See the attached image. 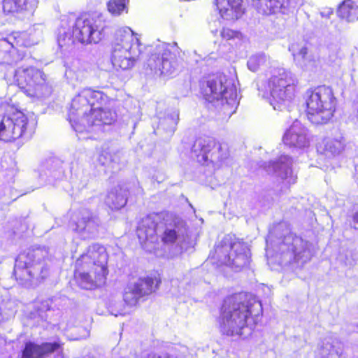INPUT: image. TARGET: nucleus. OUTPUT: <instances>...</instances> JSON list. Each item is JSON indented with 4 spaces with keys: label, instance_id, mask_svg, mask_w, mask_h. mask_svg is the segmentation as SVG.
<instances>
[{
    "label": "nucleus",
    "instance_id": "nucleus-1",
    "mask_svg": "<svg viewBox=\"0 0 358 358\" xmlns=\"http://www.w3.org/2000/svg\"><path fill=\"white\" fill-rule=\"evenodd\" d=\"M136 234L141 242H152L159 236L164 244H174L176 252L180 254L192 246L185 222L168 213H152L143 217Z\"/></svg>",
    "mask_w": 358,
    "mask_h": 358
},
{
    "label": "nucleus",
    "instance_id": "nucleus-2",
    "mask_svg": "<svg viewBox=\"0 0 358 358\" xmlns=\"http://www.w3.org/2000/svg\"><path fill=\"white\" fill-rule=\"evenodd\" d=\"M262 311L261 302L251 294L239 293L226 298L222 308V332L230 336L247 338Z\"/></svg>",
    "mask_w": 358,
    "mask_h": 358
},
{
    "label": "nucleus",
    "instance_id": "nucleus-3",
    "mask_svg": "<svg viewBox=\"0 0 358 358\" xmlns=\"http://www.w3.org/2000/svg\"><path fill=\"white\" fill-rule=\"evenodd\" d=\"M284 228V233L275 241L273 260L282 266L303 265L312 257L310 244L291 233L284 224H280L274 233L278 234Z\"/></svg>",
    "mask_w": 358,
    "mask_h": 358
},
{
    "label": "nucleus",
    "instance_id": "nucleus-4",
    "mask_svg": "<svg viewBox=\"0 0 358 358\" xmlns=\"http://www.w3.org/2000/svg\"><path fill=\"white\" fill-rule=\"evenodd\" d=\"M48 251L44 248L29 249L20 253L15 259L14 275L24 286L37 284L45 278L48 268L44 262Z\"/></svg>",
    "mask_w": 358,
    "mask_h": 358
},
{
    "label": "nucleus",
    "instance_id": "nucleus-5",
    "mask_svg": "<svg viewBox=\"0 0 358 358\" xmlns=\"http://www.w3.org/2000/svg\"><path fill=\"white\" fill-rule=\"evenodd\" d=\"M201 89L205 99L220 108L226 116L230 117L236 112L238 105L236 89L226 76L209 77Z\"/></svg>",
    "mask_w": 358,
    "mask_h": 358
},
{
    "label": "nucleus",
    "instance_id": "nucleus-6",
    "mask_svg": "<svg viewBox=\"0 0 358 358\" xmlns=\"http://www.w3.org/2000/svg\"><path fill=\"white\" fill-rule=\"evenodd\" d=\"M210 257L214 264L226 265L238 272L249 266L250 251L246 243L226 236L215 245Z\"/></svg>",
    "mask_w": 358,
    "mask_h": 358
},
{
    "label": "nucleus",
    "instance_id": "nucleus-7",
    "mask_svg": "<svg viewBox=\"0 0 358 358\" xmlns=\"http://www.w3.org/2000/svg\"><path fill=\"white\" fill-rule=\"evenodd\" d=\"M139 38L129 27L116 31L111 48V62L116 69H131L141 54Z\"/></svg>",
    "mask_w": 358,
    "mask_h": 358
},
{
    "label": "nucleus",
    "instance_id": "nucleus-8",
    "mask_svg": "<svg viewBox=\"0 0 358 358\" xmlns=\"http://www.w3.org/2000/svg\"><path fill=\"white\" fill-rule=\"evenodd\" d=\"M307 117L313 124L327 123L336 108V99L331 88L324 85L310 89L306 93Z\"/></svg>",
    "mask_w": 358,
    "mask_h": 358
},
{
    "label": "nucleus",
    "instance_id": "nucleus-9",
    "mask_svg": "<svg viewBox=\"0 0 358 358\" xmlns=\"http://www.w3.org/2000/svg\"><path fill=\"white\" fill-rule=\"evenodd\" d=\"M34 132L27 117L8 104L0 106V140L6 142L19 138L29 140Z\"/></svg>",
    "mask_w": 358,
    "mask_h": 358
},
{
    "label": "nucleus",
    "instance_id": "nucleus-10",
    "mask_svg": "<svg viewBox=\"0 0 358 358\" xmlns=\"http://www.w3.org/2000/svg\"><path fill=\"white\" fill-rule=\"evenodd\" d=\"M297 83L295 75L290 71L284 68L273 71L268 86L271 96L270 103L274 110L282 111L287 108L294 97Z\"/></svg>",
    "mask_w": 358,
    "mask_h": 358
},
{
    "label": "nucleus",
    "instance_id": "nucleus-11",
    "mask_svg": "<svg viewBox=\"0 0 358 358\" xmlns=\"http://www.w3.org/2000/svg\"><path fill=\"white\" fill-rule=\"evenodd\" d=\"M176 47L158 42L151 50L147 61L148 67L159 76H171L176 74L180 66Z\"/></svg>",
    "mask_w": 358,
    "mask_h": 358
},
{
    "label": "nucleus",
    "instance_id": "nucleus-12",
    "mask_svg": "<svg viewBox=\"0 0 358 358\" xmlns=\"http://www.w3.org/2000/svg\"><path fill=\"white\" fill-rule=\"evenodd\" d=\"M14 78L18 87L30 97L41 99L52 93V87L47 81L46 75L36 68H18Z\"/></svg>",
    "mask_w": 358,
    "mask_h": 358
},
{
    "label": "nucleus",
    "instance_id": "nucleus-13",
    "mask_svg": "<svg viewBox=\"0 0 358 358\" xmlns=\"http://www.w3.org/2000/svg\"><path fill=\"white\" fill-rule=\"evenodd\" d=\"M62 22L57 36L58 45L61 49H69L76 41L83 44L90 43V13H84L78 17L72 24V30L67 18L62 19Z\"/></svg>",
    "mask_w": 358,
    "mask_h": 358
},
{
    "label": "nucleus",
    "instance_id": "nucleus-14",
    "mask_svg": "<svg viewBox=\"0 0 358 358\" xmlns=\"http://www.w3.org/2000/svg\"><path fill=\"white\" fill-rule=\"evenodd\" d=\"M90 92L84 90L76 96L71 102L69 111V120L79 139L89 138L87 127L90 126Z\"/></svg>",
    "mask_w": 358,
    "mask_h": 358
},
{
    "label": "nucleus",
    "instance_id": "nucleus-15",
    "mask_svg": "<svg viewBox=\"0 0 358 358\" xmlns=\"http://www.w3.org/2000/svg\"><path fill=\"white\" fill-rule=\"evenodd\" d=\"M192 152L198 162L207 164L218 165L229 157L227 148L209 137L197 138L192 147Z\"/></svg>",
    "mask_w": 358,
    "mask_h": 358
},
{
    "label": "nucleus",
    "instance_id": "nucleus-16",
    "mask_svg": "<svg viewBox=\"0 0 358 358\" xmlns=\"http://www.w3.org/2000/svg\"><path fill=\"white\" fill-rule=\"evenodd\" d=\"M159 282L150 277H141L128 282L124 289L123 300L129 306H136L144 297L151 294Z\"/></svg>",
    "mask_w": 358,
    "mask_h": 358
},
{
    "label": "nucleus",
    "instance_id": "nucleus-17",
    "mask_svg": "<svg viewBox=\"0 0 358 358\" xmlns=\"http://www.w3.org/2000/svg\"><path fill=\"white\" fill-rule=\"evenodd\" d=\"M108 255L104 246L94 244L91 248V262L93 264V278L91 277V289L101 287L106 282Z\"/></svg>",
    "mask_w": 358,
    "mask_h": 358
},
{
    "label": "nucleus",
    "instance_id": "nucleus-18",
    "mask_svg": "<svg viewBox=\"0 0 358 358\" xmlns=\"http://www.w3.org/2000/svg\"><path fill=\"white\" fill-rule=\"evenodd\" d=\"M282 141L289 148L303 149L308 147L310 141L308 129L299 121L295 120L285 131Z\"/></svg>",
    "mask_w": 358,
    "mask_h": 358
},
{
    "label": "nucleus",
    "instance_id": "nucleus-19",
    "mask_svg": "<svg viewBox=\"0 0 358 358\" xmlns=\"http://www.w3.org/2000/svg\"><path fill=\"white\" fill-rule=\"evenodd\" d=\"M292 163L293 160L290 157L281 155L276 161L269 162L264 169L268 174L282 180H287L289 183H294L296 176L293 173Z\"/></svg>",
    "mask_w": 358,
    "mask_h": 358
},
{
    "label": "nucleus",
    "instance_id": "nucleus-20",
    "mask_svg": "<svg viewBox=\"0 0 358 358\" xmlns=\"http://www.w3.org/2000/svg\"><path fill=\"white\" fill-rule=\"evenodd\" d=\"M216 6L223 19L236 20L243 13V0H215Z\"/></svg>",
    "mask_w": 358,
    "mask_h": 358
},
{
    "label": "nucleus",
    "instance_id": "nucleus-21",
    "mask_svg": "<svg viewBox=\"0 0 358 358\" xmlns=\"http://www.w3.org/2000/svg\"><path fill=\"white\" fill-rule=\"evenodd\" d=\"M3 10L8 14L32 13L38 5V0H3Z\"/></svg>",
    "mask_w": 358,
    "mask_h": 358
},
{
    "label": "nucleus",
    "instance_id": "nucleus-22",
    "mask_svg": "<svg viewBox=\"0 0 358 358\" xmlns=\"http://www.w3.org/2000/svg\"><path fill=\"white\" fill-rule=\"evenodd\" d=\"M99 162L111 169L112 172L120 170L126 164L127 158L121 150L103 151L99 157Z\"/></svg>",
    "mask_w": 358,
    "mask_h": 358
},
{
    "label": "nucleus",
    "instance_id": "nucleus-23",
    "mask_svg": "<svg viewBox=\"0 0 358 358\" xmlns=\"http://www.w3.org/2000/svg\"><path fill=\"white\" fill-rule=\"evenodd\" d=\"M300 0H257L256 6L259 13L271 15L279 11L282 7L295 6Z\"/></svg>",
    "mask_w": 358,
    "mask_h": 358
},
{
    "label": "nucleus",
    "instance_id": "nucleus-24",
    "mask_svg": "<svg viewBox=\"0 0 358 358\" xmlns=\"http://www.w3.org/2000/svg\"><path fill=\"white\" fill-rule=\"evenodd\" d=\"M58 348L59 345L56 343H45L39 345L27 342L22 351L21 358H41L43 355L54 352Z\"/></svg>",
    "mask_w": 358,
    "mask_h": 358
},
{
    "label": "nucleus",
    "instance_id": "nucleus-25",
    "mask_svg": "<svg viewBox=\"0 0 358 358\" xmlns=\"http://www.w3.org/2000/svg\"><path fill=\"white\" fill-rule=\"evenodd\" d=\"M127 188L117 185L108 192L105 199V203L111 210L121 209L127 203Z\"/></svg>",
    "mask_w": 358,
    "mask_h": 358
},
{
    "label": "nucleus",
    "instance_id": "nucleus-26",
    "mask_svg": "<svg viewBox=\"0 0 358 358\" xmlns=\"http://www.w3.org/2000/svg\"><path fill=\"white\" fill-rule=\"evenodd\" d=\"M115 117V113L110 109L96 106L95 103H91V120L93 124H111Z\"/></svg>",
    "mask_w": 358,
    "mask_h": 358
},
{
    "label": "nucleus",
    "instance_id": "nucleus-27",
    "mask_svg": "<svg viewBox=\"0 0 358 358\" xmlns=\"http://www.w3.org/2000/svg\"><path fill=\"white\" fill-rule=\"evenodd\" d=\"M338 15L346 21L355 22L358 20V4L352 0H345L338 7Z\"/></svg>",
    "mask_w": 358,
    "mask_h": 358
},
{
    "label": "nucleus",
    "instance_id": "nucleus-28",
    "mask_svg": "<svg viewBox=\"0 0 358 358\" xmlns=\"http://www.w3.org/2000/svg\"><path fill=\"white\" fill-rule=\"evenodd\" d=\"M323 154L328 157L336 156L344 149V141L342 137L339 138H325L323 141Z\"/></svg>",
    "mask_w": 358,
    "mask_h": 358
},
{
    "label": "nucleus",
    "instance_id": "nucleus-29",
    "mask_svg": "<svg viewBox=\"0 0 358 358\" xmlns=\"http://www.w3.org/2000/svg\"><path fill=\"white\" fill-rule=\"evenodd\" d=\"M289 51L292 53L295 61L306 65V62L310 60V55H308V47L306 44L294 43L289 47Z\"/></svg>",
    "mask_w": 358,
    "mask_h": 358
},
{
    "label": "nucleus",
    "instance_id": "nucleus-30",
    "mask_svg": "<svg viewBox=\"0 0 358 358\" xmlns=\"http://www.w3.org/2000/svg\"><path fill=\"white\" fill-rule=\"evenodd\" d=\"M94 16L97 17V19L91 23V43H98L104 37L103 31L105 23L102 15L94 13Z\"/></svg>",
    "mask_w": 358,
    "mask_h": 358
},
{
    "label": "nucleus",
    "instance_id": "nucleus-31",
    "mask_svg": "<svg viewBox=\"0 0 358 358\" xmlns=\"http://www.w3.org/2000/svg\"><path fill=\"white\" fill-rule=\"evenodd\" d=\"M178 120L179 113L175 110L159 120V127L165 130L168 134H173L176 129Z\"/></svg>",
    "mask_w": 358,
    "mask_h": 358
},
{
    "label": "nucleus",
    "instance_id": "nucleus-32",
    "mask_svg": "<svg viewBox=\"0 0 358 358\" xmlns=\"http://www.w3.org/2000/svg\"><path fill=\"white\" fill-rule=\"evenodd\" d=\"M87 257V255H82L81 258L76 262V269L75 271V278L78 286L84 289H88L90 285V276L87 273L80 272L79 267L82 265L83 260Z\"/></svg>",
    "mask_w": 358,
    "mask_h": 358
},
{
    "label": "nucleus",
    "instance_id": "nucleus-33",
    "mask_svg": "<svg viewBox=\"0 0 358 358\" xmlns=\"http://www.w3.org/2000/svg\"><path fill=\"white\" fill-rule=\"evenodd\" d=\"M129 0H110L107 3L108 11L115 16L128 12Z\"/></svg>",
    "mask_w": 358,
    "mask_h": 358
},
{
    "label": "nucleus",
    "instance_id": "nucleus-34",
    "mask_svg": "<svg viewBox=\"0 0 358 358\" xmlns=\"http://www.w3.org/2000/svg\"><path fill=\"white\" fill-rule=\"evenodd\" d=\"M268 62L267 57L265 54L260 53L251 56L247 63L248 69L256 72L262 67L266 66Z\"/></svg>",
    "mask_w": 358,
    "mask_h": 358
},
{
    "label": "nucleus",
    "instance_id": "nucleus-35",
    "mask_svg": "<svg viewBox=\"0 0 358 358\" xmlns=\"http://www.w3.org/2000/svg\"><path fill=\"white\" fill-rule=\"evenodd\" d=\"M14 39L15 41L16 45L24 47L34 45L37 44L39 41V39L36 38L31 33L29 34L27 32L17 34V35L14 37Z\"/></svg>",
    "mask_w": 358,
    "mask_h": 358
},
{
    "label": "nucleus",
    "instance_id": "nucleus-36",
    "mask_svg": "<svg viewBox=\"0 0 358 358\" xmlns=\"http://www.w3.org/2000/svg\"><path fill=\"white\" fill-rule=\"evenodd\" d=\"M320 354L322 358H340L338 352L329 343L321 348Z\"/></svg>",
    "mask_w": 358,
    "mask_h": 358
},
{
    "label": "nucleus",
    "instance_id": "nucleus-37",
    "mask_svg": "<svg viewBox=\"0 0 358 358\" xmlns=\"http://www.w3.org/2000/svg\"><path fill=\"white\" fill-rule=\"evenodd\" d=\"M240 33L236 31H234L229 28H223L221 31V36L222 38L226 40H230L235 38H238Z\"/></svg>",
    "mask_w": 358,
    "mask_h": 358
},
{
    "label": "nucleus",
    "instance_id": "nucleus-38",
    "mask_svg": "<svg viewBox=\"0 0 358 358\" xmlns=\"http://www.w3.org/2000/svg\"><path fill=\"white\" fill-rule=\"evenodd\" d=\"M8 305L9 307L8 312H6V310H3L2 308L0 307V322L3 320L4 318H8L9 316L13 315L14 314V303L13 302H9Z\"/></svg>",
    "mask_w": 358,
    "mask_h": 358
},
{
    "label": "nucleus",
    "instance_id": "nucleus-39",
    "mask_svg": "<svg viewBox=\"0 0 358 358\" xmlns=\"http://www.w3.org/2000/svg\"><path fill=\"white\" fill-rule=\"evenodd\" d=\"M92 99H96L98 102L99 101H103V94L99 91L91 92V103Z\"/></svg>",
    "mask_w": 358,
    "mask_h": 358
},
{
    "label": "nucleus",
    "instance_id": "nucleus-40",
    "mask_svg": "<svg viewBox=\"0 0 358 358\" xmlns=\"http://www.w3.org/2000/svg\"><path fill=\"white\" fill-rule=\"evenodd\" d=\"M76 230L78 231V232H82L83 231L87 226V223L85 222V221H83V222H78L77 224H76Z\"/></svg>",
    "mask_w": 358,
    "mask_h": 358
},
{
    "label": "nucleus",
    "instance_id": "nucleus-41",
    "mask_svg": "<svg viewBox=\"0 0 358 358\" xmlns=\"http://www.w3.org/2000/svg\"><path fill=\"white\" fill-rule=\"evenodd\" d=\"M143 358H169V357L166 356V355H164V356H157V355L154 354V353H148L146 355H145Z\"/></svg>",
    "mask_w": 358,
    "mask_h": 358
},
{
    "label": "nucleus",
    "instance_id": "nucleus-42",
    "mask_svg": "<svg viewBox=\"0 0 358 358\" xmlns=\"http://www.w3.org/2000/svg\"><path fill=\"white\" fill-rule=\"evenodd\" d=\"M355 228L358 229V210L354 213L352 216Z\"/></svg>",
    "mask_w": 358,
    "mask_h": 358
},
{
    "label": "nucleus",
    "instance_id": "nucleus-43",
    "mask_svg": "<svg viewBox=\"0 0 358 358\" xmlns=\"http://www.w3.org/2000/svg\"><path fill=\"white\" fill-rule=\"evenodd\" d=\"M63 174V170L61 168H59L56 171H52V176L55 178H59Z\"/></svg>",
    "mask_w": 358,
    "mask_h": 358
},
{
    "label": "nucleus",
    "instance_id": "nucleus-44",
    "mask_svg": "<svg viewBox=\"0 0 358 358\" xmlns=\"http://www.w3.org/2000/svg\"><path fill=\"white\" fill-rule=\"evenodd\" d=\"M269 252H269V250H268V249H267V250H266V254H267V255H269Z\"/></svg>",
    "mask_w": 358,
    "mask_h": 358
}]
</instances>
